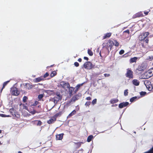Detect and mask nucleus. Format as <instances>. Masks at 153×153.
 <instances>
[{"instance_id": "nucleus-19", "label": "nucleus", "mask_w": 153, "mask_h": 153, "mask_svg": "<svg viewBox=\"0 0 153 153\" xmlns=\"http://www.w3.org/2000/svg\"><path fill=\"white\" fill-rule=\"evenodd\" d=\"M137 59L138 58L136 57H134L132 58H131L130 60V63L136 62Z\"/></svg>"}, {"instance_id": "nucleus-56", "label": "nucleus", "mask_w": 153, "mask_h": 153, "mask_svg": "<svg viewBox=\"0 0 153 153\" xmlns=\"http://www.w3.org/2000/svg\"><path fill=\"white\" fill-rule=\"evenodd\" d=\"M11 116L10 115H6V117H10Z\"/></svg>"}, {"instance_id": "nucleus-10", "label": "nucleus", "mask_w": 153, "mask_h": 153, "mask_svg": "<svg viewBox=\"0 0 153 153\" xmlns=\"http://www.w3.org/2000/svg\"><path fill=\"white\" fill-rule=\"evenodd\" d=\"M11 93L13 95L15 96H17L19 94V92L18 90V89L16 88H12L11 90Z\"/></svg>"}, {"instance_id": "nucleus-3", "label": "nucleus", "mask_w": 153, "mask_h": 153, "mask_svg": "<svg viewBox=\"0 0 153 153\" xmlns=\"http://www.w3.org/2000/svg\"><path fill=\"white\" fill-rule=\"evenodd\" d=\"M61 114V113L60 112L56 113L51 117L49 120L47 121V123L49 124L53 123L56 121L57 117L58 116H60Z\"/></svg>"}, {"instance_id": "nucleus-9", "label": "nucleus", "mask_w": 153, "mask_h": 153, "mask_svg": "<svg viewBox=\"0 0 153 153\" xmlns=\"http://www.w3.org/2000/svg\"><path fill=\"white\" fill-rule=\"evenodd\" d=\"M146 75V78L148 79L153 75V68L149 69L144 74Z\"/></svg>"}, {"instance_id": "nucleus-27", "label": "nucleus", "mask_w": 153, "mask_h": 153, "mask_svg": "<svg viewBox=\"0 0 153 153\" xmlns=\"http://www.w3.org/2000/svg\"><path fill=\"white\" fill-rule=\"evenodd\" d=\"M113 45L116 47H118L119 45V43L116 40H114L113 42Z\"/></svg>"}, {"instance_id": "nucleus-61", "label": "nucleus", "mask_w": 153, "mask_h": 153, "mask_svg": "<svg viewBox=\"0 0 153 153\" xmlns=\"http://www.w3.org/2000/svg\"><path fill=\"white\" fill-rule=\"evenodd\" d=\"M1 130H0V134L1 133Z\"/></svg>"}, {"instance_id": "nucleus-15", "label": "nucleus", "mask_w": 153, "mask_h": 153, "mask_svg": "<svg viewBox=\"0 0 153 153\" xmlns=\"http://www.w3.org/2000/svg\"><path fill=\"white\" fill-rule=\"evenodd\" d=\"M112 33H108L105 34L103 36V39H104L107 38H109L111 35Z\"/></svg>"}, {"instance_id": "nucleus-14", "label": "nucleus", "mask_w": 153, "mask_h": 153, "mask_svg": "<svg viewBox=\"0 0 153 153\" xmlns=\"http://www.w3.org/2000/svg\"><path fill=\"white\" fill-rule=\"evenodd\" d=\"M64 135L63 133L56 135V139L57 140H62L63 138V136Z\"/></svg>"}, {"instance_id": "nucleus-47", "label": "nucleus", "mask_w": 153, "mask_h": 153, "mask_svg": "<svg viewBox=\"0 0 153 153\" xmlns=\"http://www.w3.org/2000/svg\"><path fill=\"white\" fill-rule=\"evenodd\" d=\"M150 10H149V11H145L144 12V13L145 14V15H147L148 14V13H149V12L150 11Z\"/></svg>"}, {"instance_id": "nucleus-6", "label": "nucleus", "mask_w": 153, "mask_h": 153, "mask_svg": "<svg viewBox=\"0 0 153 153\" xmlns=\"http://www.w3.org/2000/svg\"><path fill=\"white\" fill-rule=\"evenodd\" d=\"M10 114L13 116V118L16 117L17 118H19L20 117V115L16 112V110L13 108H11L10 109Z\"/></svg>"}, {"instance_id": "nucleus-59", "label": "nucleus", "mask_w": 153, "mask_h": 153, "mask_svg": "<svg viewBox=\"0 0 153 153\" xmlns=\"http://www.w3.org/2000/svg\"><path fill=\"white\" fill-rule=\"evenodd\" d=\"M18 153H22V152H21V151H19L18 152Z\"/></svg>"}, {"instance_id": "nucleus-41", "label": "nucleus", "mask_w": 153, "mask_h": 153, "mask_svg": "<svg viewBox=\"0 0 153 153\" xmlns=\"http://www.w3.org/2000/svg\"><path fill=\"white\" fill-rule=\"evenodd\" d=\"M146 94V92L141 91L140 93V95L142 96H144Z\"/></svg>"}, {"instance_id": "nucleus-57", "label": "nucleus", "mask_w": 153, "mask_h": 153, "mask_svg": "<svg viewBox=\"0 0 153 153\" xmlns=\"http://www.w3.org/2000/svg\"><path fill=\"white\" fill-rule=\"evenodd\" d=\"M33 114H35V113L36 111H33Z\"/></svg>"}, {"instance_id": "nucleus-48", "label": "nucleus", "mask_w": 153, "mask_h": 153, "mask_svg": "<svg viewBox=\"0 0 153 153\" xmlns=\"http://www.w3.org/2000/svg\"><path fill=\"white\" fill-rule=\"evenodd\" d=\"M123 33H127L128 34H129L130 33L129 30L128 29L127 30H126L124 31L123 32Z\"/></svg>"}, {"instance_id": "nucleus-23", "label": "nucleus", "mask_w": 153, "mask_h": 153, "mask_svg": "<svg viewBox=\"0 0 153 153\" xmlns=\"http://www.w3.org/2000/svg\"><path fill=\"white\" fill-rule=\"evenodd\" d=\"M34 123L38 126H40L42 124V123L40 120H35Z\"/></svg>"}, {"instance_id": "nucleus-11", "label": "nucleus", "mask_w": 153, "mask_h": 153, "mask_svg": "<svg viewBox=\"0 0 153 153\" xmlns=\"http://www.w3.org/2000/svg\"><path fill=\"white\" fill-rule=\"evenodd\" d=\"M60 85L64 88H68L70 87V84L68 83L65 82L64 81H62L60 83Z\"/></svg>"}, {"instance_id": "nucleus-45", "label": "nucleus", "mask_w": 153, "mask_h": 153, "mask_svg": "<svg viewBox=\"0 0 153 153\" xmlns=\"http://www.w3.org/2000/svg\"><path fill=\"white\" fill-rule=\"evenodd\" d=\"M74 65L76 67H78L79 65V63L77 62H75L74 63Z\"/></svg>"}, {"instance_id": "nucleus-5", "label": "nucleus", "mask_w": 153, "mask_h": 153, "mask_svg": "<svg viewBox=\"0 0 153 153\" xmlns=\"http://www.w3.org/2000/svg\"><path fill=\"white\" fill-rule=\"evenodd\" d=\"M94 65L90 61L86 62L83 65L84 67L86 69L90 70L92 69Z\"/></svg>"}, {"instance_id": "nucleus-43", "label": "nucleus", "mask_w": 153, "mask_h": 153, "mask_svg": "<svg viewBox=\"0 0 153 153\" xmlns=\"http://www.w3.org/2000/svg\"><path fill=\"white\" fill-rule=\"evenodd\" d=\"M38 103V102L37 101H36L34 103H33V104L31 105L35 106L37 105Z\"/></svg>"}, {"instance_id": "nucleus-36", "label": "nucleus", "mask_w": 153, "mask_h": 153, "mask_svg": "<svg viewBox=\"0 0 153 153\" xmlns=\"http://www.w3.org/2000/svg\"><path fill=\"white\" fill-rule=\"evenodd\" d=\"M83 84V83L77 85L75 87L76 88L79 90V89L80 86H82Z\"/></svg>"}, {"instance_id": "nucleus-24", "label": "nucleus", "mask_w": 153, "mask_h": 153, "mask_svg": "<svg viewBox=\"0 0 153 153\" xmlns=\"http://www.w3.org/2000/svg\"><path fill=\"white\" fill-rule=\"evenodd\" d=\"M74 143L76 146L77 148H79L81 146L82 144H83L82 142H78L77 143Z\"/></svg>"}, {"instance_id": "nucleus-44", "label": "nucleus", "mask_w": 153, "mask_h": 153, "mask_svg": "<svg viewBox=\"0 0 153 153\" xmlns=\"http://www.w3.org/2000/svg\"><path fill=\"white\" fill-rule=\"evenodd\" d=\"M124 53V51L123 50H121L119 52V54L120 55H122Z\"/></svg>"}, {"instance_id": "nucleus-32", "label": "nucleus", "mask_w": 153, "mask_h": 153, "mask_svg": "<svg viewBox=\"0 0 153 153\" xmlns=\"http://www.w3.org/2000/svg\"><path fill=\"white\" fill-rule=\"evenodd\" d=\"M56 72L55 71H53L51 74V77H52L56 75Z\"/></svg>"}, {"instance_id": "nucleus-60", "label": "nucleus", "mask_w": 153, "mask_h": 153, "mask_svg": "<svg viewBox=\"0 0 153 153\" xmlns=\"http://www.w3.org/2000/svg\"><path fill=\"white\" fill-rule=\"evenodd\" d=\"M81 151H83V149H80Z\"/></svg>"}, {"instance_id": "nucleus-51", "label": "nucleus", "mask_w": 153, "mask_h": 153, "mask_svg": "<svg viewBox=\"0 0 153 153\" xmlns=\"http://www.w3.org/2000/svg\"><path fill=\"white\" fill-rule=\"evenodd\" d=\"M84 59L88 61V58L87 57L85 56L84 57Z\"/></svg>"}, {"instance_id": "nucleus-53", "label": "nucleus", "mask_w": 153, "mask_h": 153, "mask_svg": "<svg viewBox=\"0 0 153 153\" xmlns=\"http://www.w3.org/2000/svg\"><path fill=\"white\" fill-rule=\"evenodd\" d=\"M23 106L24 107V108H25V109H27V106H25V105H24V104H23Z\"/></svg>"}, {"instance_id": "nucleus-29", "label": "nucleus", "mask_w": 153, "mask_h": 153, "mask_svg": "<svg viewBox=\"0 0 153 153\" xmlns=\"http://www.w3.org/2000/svg\"><path fill=\"white\" fill-rule=\"evenodd\" d=\"M9 82V81H7L4 83L3 85V87L1 89V91H2L3 89L4 88L5 86L7 85V84Z\"/></svg>"}, {"instance_id": "nucleus-49", "label": "nucleus", "mask_w": 153, "mask_h": 153, "mask_svg": "<svg viewBox=\"0 0 153 153\" xmlns=\"http://www.w3.org/2000/svg\"><path fill=\"white\" fill-rule=\"evenodd\" d=\"M86 100H91V98L90 97H87L86 98Z\"/></svg>"}, {"instance_id": "nucleus-30", "label": "nucleus", "mask_w": 153, "mask_h": 153, "mask_svg": "<svg viewBox=\"0 0 153 153\" xmlns=\"http://www.w3.org/2000/svg\"><path fill=\"white\" fill-rule=\"evenodd\" d=\"M69 88V92L70 93V94L71 95L73 91H74V88L72 87H70Z\"/></svg>"}, {"instance_id": "nucleus-46", "label": "nucleus", "mask_w": 153, "mask_h": 153, "mask_svg": "<svg viewBox=\"0 0 153 153\" xmlns=\"http://www.w3.org/2000/svg\"><path fill=\"white\" fill-rule=\"evenodd\" d=\"M104 76L105 77H108L110 76V74H104Z\"/></svg>"}, {"instance_id": "nucleus-20", "label": "nucleus", "mask_w": 153, "mask_h": 153, "mask_svg": "<svg viewBox=\"0 0 153 153\" xmlns=\"http://www.w3.org/2000/svg\"><path fill=\"white\" fill-rule=\"evenodd\" d=\"M119 101V100L118 99H112L110 101V102L111 104H114L115 103H117Z\"/></svg>"}, {"instance_id": "nucleus-2", "label": "nucleus", "mask_w": 153, "mask_h": 153, "mask_svg": "<svg viewBox=\"0 0 153 153\" xmlns=\"http://www.w3.org/2000/svg\"><path fill=\"white\" fill-rule=\"evenodd\" d=\"M56 96H55L53 98H51L50 99V100L53 102L55 104H56L59 100H61L62 98V96L59 92H56Z\"/></svg>"}, {"instance_id": "nucleus-12", "label": "nucleus", "mask_w": 153, "mask_h": 153, "mask_svg": "<svg viewBox=\"0 0 153 153\" xmlns=\"http://www.w3.org/2000/svg\"><path fill=\"white\" fill-rule=\"evenodd\" d=\"M128 104L129 103L128 102H123L119 104V107L120 108H122L127 106Z\"/></svg>"}, {"instance_id": "nucleus-39", "label": "nucleus", "mask_w": 153, "mask_h": 153, "mask_svg": "<svg viewBox=\"0 0 153 153\" xmlns=\"http://www.w3.org/2000/svg\"><path fill=\"white\" fill-rule=\"evenodd\" d=\"M128 90L126 89L124 91V95L125 96H126L128 95Z\"/></svg>"}, {"instance_id": "nucleus-54", "label": "nucleus", "mask_w": 153, "mask_h": 153, "mask_svg": "<svg viewBox=\"0 0 153 153\" xmlns=\"http://www.w3.org/2000/svg\"><path fill=\"white\" fill-rule=\"evenodd\" d=\"M78 61L79 62H81V61H82V59L81 58H79L78 59Z\"/></svg>"}, {"instance_id": "nucleus-64", "label": "nucleus", "mask_w": 153, "mask_h": 153, "mask_svg": "<svg viewBox=\"0 0 153 153\" xmlns=\"http://www.w3.org/2000/svg\"><path fill=\"white\" fill-rule=\"evenodd\" d=\"M142 46H143V45H142Z\"/></svg>"}, {"instance_id": "nucleus-22", "label": "nucleus", "mask_w": 153, "mask_h": 153, "mask_svg": "<svg viewBox=\"0 0 153 153\" xmlns=\"http://www.w3.org/2000/svg\"><path fill=\"white\" fill-rule=\"evenodd\" d=\"M76 113V111L75 110H74L71 112L67 116V118H69L71 117L72 116L75 115Z\"/></svg>"}, {"instance_id": "nucleus-8", "label": "nucleus", "mask_w": 153, "mask_h": 153, "mask_svg": "<svg viewBox=\"0 0 153 153\" xmlns=\"http://www.w3.org/2000/svg\"><path fill=\"white\" fill-rule=\"evenodd\" d=\"M125 75L126 77L129 79L133 78V72L129 68L127 69V72Z\"/></svg>"}, {"instance_id": "nucleus-62", "label": "nucleus", "mask_w": 153, "mask_h": 153, "mask_svg": "<svg viewBox=\"0 0 153 153\" xmlns=\"http://www.w3.org/2000/svg\"><path fill=\"white\" fill-rule=\"evenodd\" d=\"M53 66V65H51L50 67H52V66Z\"/></svg>"}, {"instance_id": "nucleus-37", "label": "nucleus", "mask_w": 153, "mask_h": 153, "mask_svg": "<svg viewBox=\"0 0 153 153\" xmlns=\"http://www.w3.org/2000/svg\"><path fill=\"white\" fill-rule=\"evenodd\" d=\"M47 91L48 93H50L51 94H54V92L53 90H48Z\"/></svg>"}, {"instance_id": "nucleus-7", "label": "nucleus", "mask_w": 153, "mask_h": 153, "mask_svg": "<svg viewBox=\"0 0 153 153\" xmlns=\"http://www.w3.org/2000/svg\"><path fill=\"white\" fill-rule=\"evenodd\" d=\"M144 84L149 91H151L153 89L152 85L150 81L148 80H146L144 82Z\"/></svg>"}, {"instance_id": "nucleus-17", "label": "nucleus", "mask_w": 153, "mask_h": 153, "mask_svg": "<svg viewBox=\"0 0 153 153\" xmlns=\"http://www.w3.org/2000/svg\"><path fill=\"white\" fill-rule=\"evenodd\" d=\"M79 96L78 95H75L72 97V98H71V100L72 101H73V102H75L76 101L78 100L79 99Z\"/></svg>"}, {"instance_id": "nucleus-55", "label": "nucleus", "mask_w": 153, "mask_h": 153, "mask_svg": "<svg viewBox=\"0 0 153 153\" xmlns=\"http://www.w3.org/2000/svg\"><path fill=\"white\" fill-rule=\"evenodd\" d=\"M78 90L76 88L75 90L74 91V92L75 93H76L78 91Z\"/></svg>"}, {"instance_id": "nucleus-4", "label": "nucleus", "mask_w": 153, "mask_h": 153, "mask_svg": "<svg viewBox=\"0 0 153 153\" xmlns=\"http://www.w3.org/2000/svg\"><path fill=\"white\" fill-rule=\"evenodd\" d=\"M113 45V42L110 40H109L107 43H103L102 44L103 47H105L108 51L109 48H110V50L112 49Z\"/></svg>"}, {"instance_id": "nucleus-1", "label": "nucleus", "mask_w": 153, "mask_h": 153, "mask_svg": "<svg viewBox=\"0 0 153 153\" xmlns=\"http://www.w3.org/2000/svg\"><path fill=\"white\" fill-rule=\"evenodd\" d=\"M149 33L148 32H146L143 33L140 35L139 37V39L140 41H143L145 43L148 44L149 42V39L148 36L149 35Z\"/></svg>"}, {"instance_id": "nucleus-28", "label": "nucleus", "mask_w": 153, "mask_h": 153, "mask_svg": "<svg viewBox=\"0 0 153 153\" xmlns=\"http://www.w3.org/2000/svg\"><path fill=\"white\" fill-rule=\"evenodd\" d=\"M137 99V97H132L130 99V101L131 102H133L134 101H135Z\"/></svg>"}, {"instance_id": "nucleus-31", "label": "nucleus", "mask_w": 153, "mask_h": 153, "mask_svg": "<svg viewBox=\"0 0 153 153\" xmlns=\"http://www.w3.org/2000/svg\"><path fill=\"white\" fill-rule=\"evenodd\" d=\"M88 53L90 56H92L93 55V52L89 49H88Z\"/></svg>"}, {"instance_id": "nucleus-33", "label": "nucleus", "mask_w": 153, "mask_h": 153, "mask_svg": "<svg viewBox=\"0 0 153 153\" xmlns=\"http://www.w3.org/2000/svg\"><path fill=\"white\" fill-rule=\"evenodd\" d=\"M146 59L149 61H152L153 59V56H148Z\"/></svg>"}, {"instance_id": "nucleus-18", "label": "nucleus", "mask_w": 153, "mask_h": 153, "mask_svg": "<svg viewBox=\"0 0 153 153\" xmlns=\"http://www.w3.org/2000/svg\"><path fill=\"white\" fill-rule=\"evenodd\" d=\"M44 79L42 76H41L40 77H38V78H36L35 79V82H39L41 81L44 80Z\"/></svg>"}, {"instance_id": "nucleus-16", "label": "nucleus", "mask_w": 153, "mask_h": 153, "mask_svg": "<svg viewBox=\"0 0 153 153\" xmlns=\"http://www.w3.org/2000/svg\"><path fill=\"white\" fill-rule=\"evenodd\" d=\"M133 84L135 86H138L140 84V82L137 79H134L132 81Z\"/></svg>"}, {"instance_id": "nucleus-52", "label": "nucleus", "mask_w": 153, "mask_h": 153, "mask_svg": "<svg viewBox=\"0 0 153 153\" xmlns=\"http://www.w3.org/2000/svg\"><path fill=\"white\" fill-rule=\"evenodd\" d=\"M101 73H99L97 74H94L95 76H97L100 74Z\"/></svg>"}, {"instance_id": "nucleus-58", "label": "nucleus", "mask_w": 153, "mask_h": 153, "mask_svg": "<svg viewBox=\"0 0 153 153\" xmlns=\"http://www.w3.org/2000/svg\"><path fill=\"white\" fill-rule=\"evenodd\" d=\"M117 105V104H115V105H112V106L113 107V106H116Z\"/></svg>"}, {"instance_id": "nucleus-34", "label": "nucleus", "mask_w": 153, "mask_h": 153, "mask_svg": "<svg viewBox=\"0 0 153 153\" xmlns=\"http://www.w3.org/2000/svg\"><path fill=\"white\" fill-rule=\"evenodd\" d=\"M97 99H94L92 102V104L93 105H94L97 103Z\"/></svg>"}, {"instance_id": "nucleus-38", "label": "nucleus", "mask_w": 153, "mask_h": 153, "mask_svg": "<svg viewBox=\"0 0 153 153\" xmlns=\"http://www.w3.org/2000/svg\"><path fill=\"white\" fill-rule=\"evenodd\" d=\"M91 103V102L87 101L85 102V105L86 106H88L89 107V105H90Z\"/></svg>"}, {"instance_id": "nucleus-40", "label": "nucleus", "mask_w": 153, "mask_h": 153, "mask_svg": "<svg viewBox=\"0 0 153 153\" xmlns=\"http://www.w3.org/2000/svg\"><path fill=\"white\" fill-rule=\"evenodd\" d=\"M49 74L48 73V72L46 73L45 74H44L43 76V78H45L48 76Z\"/></svg>"}, {"instance_id": "nucleus-35", "label": "nucleus", "mask_w": 153, "mask_h": 153, "mask_svg": "<svg viewBox=\"0 0 153 153\" xmlns=\"http://www.w3.org/2000/svg\"><path fill=\"white\" fill-rule=\"evenodd\" d=\"M27 97L26 96H24L23 98V102H25L27 101Z\"/></svg>"}, {"instance_id": "nucleus-13", "label": "nucleus", "mask_w": 153, "mask_h": 153, "mask_svg": "<svg viewBox=\"0 0 153 153\" xmlns=\"http://www.w3.org/2000/svg\"><path fill=\"white\" fill-rule=\"evenodd\" d=\"M144 16L143 15V13L142 12H140L136 13L133 16L134 18H135L137 17H143Z\"/></svg>"}, {"instance_id": "nucleus-42", "label": "nucleus", "mask_w": 153, "mask_h": 153, "mask_svg": "<svg viewBox=\"0 0 153 153\" xmlns=\"http://www.w3.org/2000/svg\"><path fill=\"white\" fill-rule=\"evenodd\" d=\"M43 97V95L42 94H39L38 96V98L40 100Z\"/></svg>"}, {"instance_id": "nucleus-25", "label": "nucleus", "mask_w": 153, "mask_h": 153, "mask_svg": "<svg viewBox=\"0 0 153 153\" xmlns=\"http://www.w3.org/2000/svg\"><path fill=\"white\" fill-rule=\"evenodd\" d=\"M26 88L27 89L30 90L33 88V86L29 84H26Z\"/></svg>"}, {"instance_id": "nucleus-50", "label": "nucleus", "mask_w": 153, "mask_h": 153, "mask_svg": "<svg viewBox=\"0 0 153 153\" xmlns=\"http://www.w3.org/2000/svg\"><path fill=\"white\" fill-rule=\"evenodd\" d=\"M0 116L2 117H6V115L4 114H0Z\"/></svg>"}, {"instance_id": "nucleus-63", "label": "nucleus", "mask_w": 153, "mask_h": 153, "mask_svg": "<svg viewBox=\"0 0 153 153\" xmlns=\"http://www.w3.org/2000/svg\"><path fill=\"white\" fill-rule=\"evenodd\" d=\"M152 152L153 153V151H150V152Z\"/></svg>"}, {"instance_id": "nucleus-26", "label": "nucleus", "mask_w": 153, "mask_h": 153, "mask_svg": "<svg viewBox=\"0 0 153 153\" xmlns=\"http://www.w3.org/2000/svg\"><path fill=\"white\" fill-rule=\"evenodd\" d=\"M93 137V136L92 135H90L87 138V141L88 142H90L92 140Z\"/></svg>"}, {"instance_id": "nucleus-21", "label": "nucleus", "mask_w": 153, "mask_h": 153, "mask_svg": "<svg viewBox=\"0 0 153 153\" xmlns=\"http://www.w3.org/2000/svg\"><path fill=\"white\" fill-rule=\"evenodd\" d=\"M137 71H138L139 72V73H141L144 71L143 67L140 66H138L137 68Z\"/></svg>"}]
</instances>
